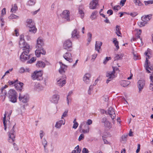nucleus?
I'll return each mask as SVG.
<instances>
[{
    "instance_id": "nucleus-22",
    "label": "nucleus",
    "mask_w": 153,
    "mask_h": 153,
    "mask_svg": "<svg viewBox=\"0 0 153 153\" xmlns=\"http://www.w3.org/2000/svg\"><path fill=\"white\" fill-rule=\"evenodd\" d=\"M23 85V83L22 82H19L16 84H15L14 86L15 88L17 90L21 91L22 89V87Z\"/></svg>"
},
{
    "instance_id": "nucleus-36",
    "label": "nucleus",
    "mask_w": 153,
    "mask_h": 153,
    "mask_svg": "<svg viewBox=\"0 0 153 153\" xmlns=\"http://www.w3.org/2000/svg\"><path fill=\"white\" fill-rule=\"evenodd\" d=\"M113 42L116 47L117 50L119 49V47L118 45L119 42H118L117 41L116 38H114L113 39Z\"/></svg>"
},
{
    "instance_id": "nucleus-30",
    "label": "nucleus",
    "mask_w": 153,
    "mask_h": 153,
    "mask_svg": "<svg viewBox=\"0 0 153 153\" xmlns=\"http://www.w3.org/2000/svg\"><path fill=\"white\" fill-rule=\"evenodd\" d=\"M123 55V54H117L114 57V61L121 59H122Z\"/></svg>"
},
{
    "instance_id": "nucleus-31",
    "label": "nucleus",
    "mask_w": 153,
    "mask_h": 153,
    "mask_svg": "<svg viewBox=\"0 0 153 153\" xmlns=\"http://www.w3.org/2000/svg\"><path fill=\"white\" fill-rule=\"evenodd\" d=\"M6 114H4V117L3 118V124L4 126V129L6 131L7 129V121L6 120Z\"/></svg>"
},
{
    "instance_id": "nucleus-26",
    "label": "nucleus",
    "mask_w": 153,
    "mask_h": 153,
    "mask_svg": "<svg viewBox=\"0 0 153 153\" xmlns=\"http://www.w3.org/2000/svg\"><path fill=\"white\" fill-rule=\"evenodd\" d=\"M102 44V42H96L95 44V49L99 52V49L100 48Z\"/></svg>"
},
{
    "instance_id": "nucleus-44",
    "label": "nucleus",
    "mask_w": 153,
    "mask_h": 153,
    "mask_svg": "<svg viewBox=\"0 0 153 153\" xmlns=\"http://www.w3.org/2000/svg\"><path fill=\"white\" fill-rule=\"evenodd\" d=\"M34 22L31 19H27L26 21V25H31L32 23Z\"/></svg>"
},
{
    "instance_id": "nucleus-9",
    "label": "nucleus",
    "mask_w": 153,
    "mask_h": 153,
    "mask_svg": "<svg viewBox=\"0 0 153 153\" xmlns=\"http://www.w3.org/2000/svg\"><path fill=\"white\" fill-rule=\"evenodd\" d=\"M106 77L108 78L106 80V83L107 84L115 77L114 71L107 72L106 73Z\"/></svg>"
},
{
    "instance_id": "nucleus-11",
    "label": "nucleus",
    "mask_w": 153,
    "mask_h": 153,
    "mask_svg": "<svg viewBox=\"0 0 153 153\" xmlns=\"http://www.w3.org/2000/svg\"><path fill=\"white\" fill-rule=\"evenodd\" d=\"M29 98V96L27 94L22 95L20 93L19 94V99L20 101L23 103H26L27 102Z\"/></svg>"
},
{
    "instance_id": "nucleus-14",
    "label": "nucleus",
    "mask_w": 153,
    "mask_h": 153,
    "mask_svg": "<svg viewBox=\"0 0 153 153\" xmlns=\"http://www.w3.org/2000/svg\"><path fill=\"white\" fill-rule=\"evenodd\" d=\"M145 81L144 80H140L138 81V87L139 89V92L140 93L143 89L145 85Z\"/></svg>"
},
{
    "instance_id": "nucleus-52",
    "label": "nucleus",
    "mask_w": 153,
    "mask_h": 153,
    "mask_svg": "<svg viewBox=\"0 0 153 153\" xmlns=\"http://www.w3.org/2000/svg\"><path fill=\"white\" fill-rule=\"evenodd\" d=\"M75 149H76V151L77 152V153H80L81 150L79 149V146L78 145H77L75 148Z\"/></svg>"
},
{
    "instance_id": "nucleus-17",
    "label": "nucleus",
    "mask_w": 153,
    "mask_h": 153,
    "mask_svg": "<svg viewBox=\"0 0 153 153\" xmlns=\"http://www.w3.org/2000/svg\"><path fill=\"white\" fill-rule=\"evenodd\" d=\"M63 56L64 59L69 62L71 63L72 62L73 60L71 58V55L70 53L67 52L63 55Z\"/></svg>"
},
{
    "instance_id": "nucleus-20",
    "label": "nucleus",
    "mask_w": 153,
    "mask_h": 153,
    "mask_svg": "<svg viewBox=\"0 0 153 153\" xmlns=\"http://www.w3.org/2000/svg\"><path fill=\"white\" fill-rule=\"evenodd\" d=\"M59 96L58 95H53L51 99V101L54 103H57L59 100Z\"/></svg>"
},
{
    "instance_id": "nucleus-4",
    "label": "nucleus",
    "mask_w": 153,
    "mask_h": 153,
    "mask_svg": "<svg viewBox=\"0 0 153 153\" xmlns=\"http://www.w3.org/2000/svg\"><path fill=\"white\" fill-rule=\"evenodd\" d=\"M15 130L14 125L12 126V129H11L8 132L9 135L8 141L9 142L12 143L15 141Z\"/></svg>"
},
{
    "instance_id": "nucleus-21",
    "label": "nucleus",
    "mask_w": 153,
    "mask_h": 153,
    "mask_svg": "<svg viewBox=\"0 0 153 153\" xmlns=\"http://www.w3.org/2000/svg\"><path fill=\"white\" fill-rule=\"evenodd\" d=\"M72 37L74 39H78L79 38V32L77 29H74L71 33Z\"/></svg>"
},
{
    "instance_id": "nucleus-42",
    "label": "nucleus",
    "mask_w": 153,
    "mask_h": 153,
    "mask_svg": "<svg viewBox=\"0 0 153 153\" xmlns=\"http://www.w3.org/2000/svg\"><path fill=\"white\" fill-rule=\"evenodd\" d=\"M87 36L88 37L87 40L89 42H90L91 40L92 35L90 32H89L88 33Z\"/></svg>"
},
{
    "instance_id": "nucleus-58",
    "label": "nucleus",
    "mask_w": 153,
    "mask_h": 153,
    "mask_svg": "<svg viewBox=\"0 0 153 153\" xmlns=\"http://www.w3.org/2000/svg\"><path fill=\"white\" fill-rule=\"evenodd\" d=\"M78 126V123H74V124L73 126V128L75 129Z\"/></svg>"
},
{
    "instance_id": "nucleus-27",
    "label": "nucleus",
    "mask_w": 153,
    "mask_h": 153,
    "mask_svg": "<svg viewBox=\"0 0 153 153\" xmlns=\"http://www.w3.org/2000/svg\"><path fill=\"white\" fill-rule=\"evenodd\" d=\"M65 122H64L63 120H60L59 121L56 122L55 125V127L57 128H59L61 126L62 124L64 125Z\"/></svg>"
},
{
    "instance_id": "nucleus-6",
    "label": "nucleus",
    "mask_w": 153,
    "mask_h": 153,
    "mask_svg": "<svg viewBox=\"0 0 153 153\" xmlns=\"http://www.w3.org/2000/svg\"><path fill=\"white\" fill-rule=\"evenodd\" d=\"M70 11L68 10H65L63 11L61 15V16L62 19L67 22H69L70 20Z\"/></svg>"
},
{
    "instance_id": "nucleus-32",
    "label": "nucleus",
    "mask_w": 153,
    "mask_h": 153,
    "mask_svg": "<svg viewBox=\"0 0 153 153\" xmlns=\"http://www.w3.org/2000/svg\"><path fill=\"white\" fill-rule=\"evenodd\" d=\"M150 79H151V82L150 83L149 86V89L153 91V76L152 75L150 76Z\"/></svg>"
},
{
    "instance_id": "nucleus-29",
    "label": "nucleus",
    "mask_w": 153,
    "mask_h": 153,
    "mask_svg": "<svg viewBox=\"0 0 153 153\" xmlns=\"http://www.w3.org/2000/svg\"><path fill=\"white\" fill-rule=\"evenodd\" d=\"M129 84L128 81L125 80H121L120 82V85L123 87L127 86Z\"/></svg>"
},
{
    "instance_id": "nucleus-19",
    "label": "nucleus",
    "mask_w": 153,
    "mask_h": 153,
    "mask_svg": "<svg viewBox=\"0 0 153 153\" xmlns=\"http://www.w3.org/2000/svg\"><path fill=\"white\" fill-rule=\"evenodd\" d=\"M66 83V80L65 79H63L59 78L57 80V84L60 87H63Z\"/></svg>"
},
{
    "instance_id": "nucleus-40",
    "label": "nucleus",
    "mask_w": 153,
    "mask_h": 153,
    "mask_svg": "<svg viewBox=\"0 0 153 153\" xmlns=\"http://www.w3.org/2000/svg\"><path fill=\"white\" fill-rule=\"evenodd\" d=\"M97 12L96 11H95L93 12L91 16V18L92 20L95 19L96 18L95 16L97 14Z\"/></svg>"
},
{
    "instance_id": "nucleus-24",
    "label": "nucleus",
    "mask_w": 153,
    "mask_h": 153,
    "mask_svg": "<svg viewBox=\"0 0 153 153\" xmlns=\"http://www.w3.org/2000/svg\"><path fill=\"white\" fill-rule=\"evenodd\" d=\"M84 9L83 6H80L79 8V13L80 15V17L82 19L84 17V13L83 9Z\"/></svg>"
},
{
    "instance_id": "nucleus-15",
    "label": "nucleus",
    "mask_w": 153,
    "mask_h": 153,
    "mask_svg": "<svg viewBox=\"0 0 153 153\" xmlns=\"http://www.w3.org/2000/svg\"><path fill=\"white\" fill-rule=\"evenodd\" d=\"M60 65V68L59 69V72L61 74H63L65 73V70H66L67 66V65L63 64L62 62H59Z\"/></svg>"
},
{
    "instance_id": "nucleus-43",
    "label": "nucleus",
    "mask_w": 153,
    "mask_h": 153,
    "mask_svg": "<svg viewBox=\"0 0 153 153\" xmlns=\"http://www.w3.org/2000/svg\"><path fill=\"white\" fill-rule=\"evenodd\" d=\"M35 3V0H29L28 1V4L29 5H32Z\"/></svg>"
},
{
    "instance_id": "nucleus-10",
    "label": "nucleus",
    "mask_w": 153,
    "mask_h": 153,
    "mask_svg": "<svg viewBox=\"0 0 153 153\" xmlns=\"http://www.w3.org/2000/svg\"><path fill=\"white\" fill-rule=\"evenodd\" d=\"M72 47V42L70 40L67 39L64 42L63 47L65 49L70 51V49Z\"/></svg>"
},
{
    "instance_id": "nucleus-1",
    "label": "nucleus",
    "mask_w": 153,
    "mask_h": 153,
    "mask_svg": "<svg viewBox=\"0 0 153 153\" xmlns=\"http://www.w3.org/2000/svg\"><path fill=\"white\" fill-rule=\"evenodd\" d=\"M44 45L43 39L40 37L38 38L37 40V44L36 45V50L35 51V54L37 57H40L41 54L45 55L46 51L43 48Z\"/></svg>"
},
{
    "instance_id": "nucleus-25",
    "label": "nucleus",
    "mask_w": 153,
    "mask_h": 153,
    "mask_svg": "<svg viewBox=\"0 0 153 153\" xmlns=\"http://www.w3.org/2000/svg\"><path fill=\"white\" fill-rule=\"evenodd\" d=\"M36 66L39 68H44L45 65V63L41 61H38L36 64Z\"/></svg>"
},
{
    "instance_id": "nucleus-57",
    "label": "nucleus",
    "mask_w": 153,
    "mask_h": 153,
    "mask_svg": "<svg viewBox=\"0 0 153 153\" xmlns=\"http://www.w3.org/2000/svg\"><path fill=\"white\" fill-rule=\"evenodd\" d=\"M134 57L133 59L134 60H136L138 59V56L135 53H134Z\"/></svg>"
},
{
    "instance_id": "nucleus-28",
    "label": "nucleus",
    "mask_w": 153,
    "mask_h": 153,
    "mask_svg": "<svg viewBox=\"0 0 153 153\" xmlns=\"http://www.w3.org/2000/svg\"><path fill=\"white\" fill-rule=\"evenodd\" d=\"M16 93L15 90L13 89H10L8 92L9 97L11 96H13L16 95Z\"/></svg>"
},
{
    "instance_id": "nucleus-41",
    "label": "nucleus",
    "mask_w": 153,
    "mask_h": 153,
    "mask_svg": "<svg viewBox=\"0 0 153 153\" xmlns=\"http://www.w3.org/2000/svg\"><path fill=\"white\" fill-rule=\"evenodd\" d=\"M19 18V17L17 16H16L14 14H12L9 17V18L10 19H17Z\"/></svg>"
},
{
    "instance_id": "nucleus-8",
    "label": "nucleus",
    "mask_w": 153,
    "mask_h": 153,
    "mask_svg": "<svg viewBox=\"0 0 153 153\" xmlns=\"http://www.w3.org/2000/svg\"><path fill=\"white\" fill-rule=\"evenodd\" d=\"M145 54L147 56V57L146 58L144 66L145 67L146 70V71L148 72V73H151V72L149 70H148V69H149L151 70H152L151 67H150V62H148V59L150 58V56L148 55V52L145 53Z\"/></svg>"
},
{
    "instance_id": "nucleus-48",
    "label": "nucleus",
    "mask_w": 153,
    "mask_h": 153,
    "mask_svg": "<svg viewBox=\"0 0 153 153\" xmlns=\"http://www.w3.org/2000/svg\"><path fill=\"white\" fill-rule=\"evenodd\" d=\"M102 99L105 102L108 101V99H109V97H108V96L105 95V96H104L102 97Z\"/></svg>"
},
{
    "instance_id": "nucleus-12",
    "label": "nucleus",
    "mask_w": 153,
    "mask_h": 153,
    "mask_svg": "<svg viewBox=\"0 0 153 153\" xmlns=\"http://www.w3.org/2000/svg\"><path fill=\"white\" fill-rule=\"evenodd\" d=\"M27 27H29L28 30L30 32L34 34L37 31V29L35 26V23L34 22L31 25H26Z\"/></svg>"
},
{
    "instance_id": "nucleus-13",
    "label": "nucleus",
    "mask_w": 153,
    "mask_h": 153,
    "mask_svg": "<svg viewBox=\"0 0 153 153\" xmlns=\"http://www.w3.org/2000/svg\"><path fill=\"white\" fill-rule=\"evenodd\" d=\"M99 0H93L90 3L89 8L91 9H95L97 8V6L99 5L98 4Z\"/></svg>"
},
{
    "instance_id": "nucleus-59",
    "label": "nucleus",
    "mask_w": 153,
    "mask_h": 153,
    "mask_svg": "<svg viewBox=\"0 0 153 153\" xmlns=\"http://www.w3.org/2000/svg\"><path fill=\"white\" fill-rule=\"evenodd\" d=\"M82 153H88L89 152V151L87 149L84 148L82 150Z\"/></svg>"
},
{
    "instance_id": "nucleus-50",
    "label": "nucleus",
    "mask_w": 153,
    "mask_h": 153,
    "mask_svg": "<svg viewBox=\"0 0 153 153\" xmlns=\"http://www.w3.org/2000/svg\"><path fill=\"white\" fill-rule=\"evenodd\" d=\"M128 136L127 135H124L122 136L121 139L122 141L125 142L126 141V138Z\"/></svg>"
},
{
    "instance_id": "nucleus-49",
    "label": "nucleus",
    "mask_w": 153,
    "mask_h": 153,
    "mask_svg": "<svg viewBox=\"0 0 153 153\" xmlns=\"http://www.w3.org/2000/svg\"><path fill=\"white\" fill-rule=\"evenodd\" d=\"M111 59V57H107L105 58V59L104 60L103 62V63L104 64H105L109 60Z\"/></svg>"
},
{
    "instance_id": "nucleus-33",
    "label": "nucleus",
    "mask_w": 153,
    "mask_h": 153,
    "mask_svg": "<svg viewBox=\"0 0 153 153\" xmlns=\"http://www.w3.org/2000/svg\"><path fill=\"white\" fill-rule=\"evenodd\" d=\"M120 26L118 25H117L116 33L119 36H120V34L121 35V33L120 31Z\"/></svg>"
},
{
    "instance_id": "nucleus-64",
    "label": "nucleus",
    "mask_w": 153,
    "mask_h": 153,
    "mask_svg": "<svg viewBox=\"0 0 153 153\" xmlns=\"http://www.w3.org/2000/svg\"><path fill=\"white\" fill-rule=\"evenodd\" d=\"M92 122L91 120L89 119L88 120L86 124L88 125H90L92 123Z\"/></svg>"
},
{
    "instance_id": "nucleus-60",
    "label": "nucleus",
    "mask_w": 153,
    "mask_h": 153,
    "mask_svg": "<svg viewBox=\"0 0 153 153\" xmlns=\"http://www.w3.org/2000/svg\"><path fill=\"white\" fill-rule=\"evenodd\" d=\"M107 13L109 14V16L111 15L113 13V12L112 10H109L107 11Z\"/></svg>"
},
{
    "instance_id": "nucleus-47",
    "label": "nucleus",
    "mask_w": 153,
    "mask_h": 153,
    "mask_svg": "<svg viewBox=\"0 0 153 153\" xmlns=\"http://www.w3.org/2000/svg\"><path fill=\"white\" fill-rule=\"evenodd\" d=\"M42 144L43 145L44 148L45 149V146L47 144V141L45 138H44L42 141Z\"/></svg>"
},
{
    "instance_id": "nucleus-54",
    "label": "nucleus",
    "mask_w": 153,
    "mask_h": 153,
    "mask_svg": "<svg viewBox=\"0 0 153 153\" xmlns=\"http://www.w3.org/2000/svg\"><path fill=\"white\" fill-rule=\"evenodd\" d=\"M120 8V7L119 5L115 6H114L113 8V9L114 10H117V11H118V9H119Z\"/></svg>"
},
{
    "instance_id": "nucleus-5",
    "label": "nucleus",
    "mask_w": 153,
    "mask_h": 153,
    "mask_svg": "<svg viewBox=\"0 0 153 153\" xmlns=\"http://www.w3.org/2000/svg\"><path fill=\"white\" fill-rule=\"evenodd\" d=\"M42 74L41 71H35L32 74L31 77L33 80L37 79L38 80H41L42 79Z\"/></svg>"
},
{
    "instance_id": "nucleus-51",
    "label": "nucleus",
    "mask_w": 153,
    "mask_h": 153,
    "mask_svg": "<svg viewBox=\"0 0 153 153\" xmlns=\"http://www.w3.org/2000/svg\"><path fill=\"white\" fill-rule=\"evenodd\" d=\"M68 113V110L65 111L63 113L62 116L61 118L62 119H63V118L64 117H66Z\"/></svg>"
},
{
    "instance_id": "nucleus-39",
    "label": "nucleus",
    "mask_w": 153,
    "mask_h": 153,
    "mask_svg": "<svg viewBox=\"0 0 153 153\" xmlns=\"http://www.w3.org/2000/svg\"><path fill=\"white\" fill-rule=\"evenodd\" d=\"M138 25L140 27L144 26L147 24L145 22L142 21V22H138L137 23Z\"/></svg>"
},
{
    "instance_id": "nucleus-2",
    "label": "nucleus",
    "mask_w": 153,
    "mask_h": 153,
    "mask_svg": "<svg viewBox=\"0 0 153 153\" xmlns=\"http://www.w3.org/2000/svg\"><path fill=\"white\" fill-rule=\"evenodd\" d=\"M24 38V36L23 34L21 35L19 42V47L21 48H23V50L30 49L29 45L25 42Z\"/></svg>"
},
{
    "instance_id": "nucleus-18",
    "label": "nucleus",
    "mask_w": 153,
    "mask_h": 153,
    "mask_svg": "<svg viewBox=\"0 0 153 153\" xmlns=\"http://www.w3.org/2000/svg\"><path fill=\"white\" fill-rule=\"evenodd\" d=\"M152 15L150 14L147 15H144L142 16L141 18V19L142 21L145 22L147 23L148 21H149L152 18Z\"/></svg>"
},
{
    "instance_id": "nucleus-35",
    "label": "nucleus",
    "mask_w": 153,
    "mask_h": 153,
    "mask_svg": "<svg viewBox=\"0 0 153 153\" xmlns=\"http://www.w3.org/2000/svg\"><path fill=\"white\" fill-rule=\"evenodd\" d=\"M10 99V101L12 102H16L17 101L16 100V95L13 96H11L9 97Z\"/></svg>"
},
{
    "instance_id": "nucleus-23",
    "label": "nucleus",
    "mask_w": 153,
    "mask_h": 153,
    "mask_svg": "<svg viewBox=\"0 0 153 153\" xmlns=\"http://www.w3.org/2000/svg\"><path fill=\"white\" fill-rule=\"evenodd\" d=\"M91 77V75L89 74H86L84 75L83 80L86 84L90 82L89 78Z\"/></svg>"
},
{
    "instance_id": "nucleus-53",
    "label": "nucleus",
    "mask_w": 153,
    "mask_h": 153,
    "mask_svg": "<svg viewBox=\"0 0 153 153\" xmlns=\"http://www.w3.org/2000/svg\"><path fill=\"white\" fill-rule=\"evenodd\" d=\"M129 14L132 17H135L137 15L138 13L137 12H133L130 13Z\"/></svg>"
},
{
    "instance_id": "nucleus-7",
    "label": "nucleus",
    "mask_w": 153,
    "mask_h": 153,
    "mask_svg": "<svg viewBox=\"0 0 153 153\" xmlns=\"http://www.w3.org/2000/svg\"><path fill=\"white\" fill-rule=\"evenodd\" d=\"M106 114H108L111 118L113 124L115 123L114 119H115L116 115L115 112L114 110L111 107H110L108 109V112H106Z\"/></svg>"
},
{
    "instance_id": "nucleus-34",
    "label": "nucleus",
    "mask_w": 153,
    "mask_h": 153,
    "mask_svg": "<svg viewBox=\"0 0 153 153\" xmlns=\"http://www.w3.org/2000/svg\"><path fill=\"white\" fill-rule=\"evenodd\" d=\"M72 93L73 92L71 91H70L68 93V95L67 96V104L68 105L69 104V100H71V98L69 97L71 95V94H72Z\"/></svg>"
},
{
    "instance_id": "nucleus-3",
    "label": "nucleus",
    "mask_w": 153,
    "mask_h": 153,
    "mask_svg": "<svg viewBox=\"0 0 153 153\" xmlns=\"http://www.w3.org/2000/svg\"><path fill=\"white\" fill-rule=\"evenodd\" d=\"M30 50V49L24 50L25 51L22 53L20 56V59L22 61L24 62L29 59L30 56L28 54Z\"/></svg>"
},
{
    "instance_id": "nucleus-46",
    "label": "nucleus",
    "mask_w": 153,
    "mask_h": 153,
    "mask_svg": "<svg viewBox=\"0 0 153 153\" xmlns=\"http://www.w3.org/2000/svg\"><path fill=\"white\" fill-rule=\"evenodd\" d=\"M36 58L33 57L27 61V62L30 63H31L34 62L36 60Z\"/></svg>"
},
{
    "instance_id": "nucleus-37",
    "label": "nucleus",
    "mask_w": 153,
    "mask_h": 153,
    "mask_svg": "<svg viewBox=\"0 0 153 153\" xmlns=\"http://www.w3.org/2000/svg\"><path fill=\"white\" fill-rule=\"evenodd\" d=\"M18 7L16 4H15L14 6L12 7L11 10V11L13 13H15L16 11L17 10Z\"/></svg>"
},
{
    "instance_id": "nucleus-56",
    "label": "nucleus",
    "mask_w": 153,
    "mask_h": 153,
    "mask_svg": "<svg viewBox=\"0 0 153 153\" xmlns=\"http://www.w3.org/2000/svg\"><path fill=\"white\" fill-rule=\"evenodd\" d=\"M45 133L43 131L41 130L40 131V137L41 139L42 138V137L44 136Z\"/></svg>"
},
{
    "instance_id": "nucleus-55",
    "label": "nucleus",
    "mask_w": 153,
    "mask_h": 153,
    "mask_svg": "<svg viewBox=\"0 0 153 153\" xmlns=\"http://www.w3.org/2000/svg\"><path fill=\"white\" fill-rule=\"evenodd\" d=\"M84 135L83 134H81L79 137L78 140L80 141L82 140L84 138Z\"/></svg>"
},
{
    "instance_id": "nucleus-16",
    "label": "nucleus",
    "mask_w": 153,
    "mask_h": 153,
    "mask_svg": "<svg viewBox=\"0 0 153 153\" xmlns=\"http://www.w3.org/2000/svg\"><path fill=\"white\" fill-rule=\"evenodd\" d=\"M102 122L104 123L105 126L110 128H111V123L107 120V119L105 117L102 118Z\"/></svg>"
},
{
    "instance_id": "nucleus-61",
    "label": "nucleus",
    "mask_w": 153,
    "mask_h": 153,
    "mask_svg": "<svg viewBox=\"0 0 153 153\" xmlns=\"http://www.w3.org/2000/svg\"><path fill=\"white\" fill-rule=\"evenodd\" d=\"M13 145L14 149L16 151L18 150L19 148L17 147V145L15 143H13Z\"/></svg>"
},
{
    "instance_id": "nucleus-63",
    "label": "nucleus",
    "mask_w": 153,
    "mask_h": 153,
    "mask_svg": "<svg viewBox=\"0 0 153 153\" xmlns=\"http://www.w3.org/2000/svg\"><path fill=\"white\" fill-rule=\"evenodd\" d=\"M18 82V80H16L14 82L13 81H9V84L10 85H12L14 84H16V83L17 82Z\"/></svg>"
},
{
    "instance_id": "nucleus-45",
    "label": "nucleus",
    "mask_w": 153,
    "mask_h": 153,
    "mask_svg": "<svg viewBox=\"0 0 153 153\" xmlns=\"http://www.w3.org/2000/svg\"><path fill=\"white\" fill-rule=\"evenodd\" d=\"M144 3L146 5H147L149 4H152L153 3V1L150 0L147 1H144Z\"/></svg>"
},
{
    "instance_id": "nucleus-38",
    "label": "nucleus",
    "mask_w": 153,
    "mask_h": 153,
    "mask_svg": "<svg viewBox=\"0 0 153 153\" xmlns=\"http://www.w3.org/2000/svg\"><path fill=\"white\" fill-rule=\"evenodd\" d=\"M134 2L136 5L138 6H141L143 5L142 3L140 0H134Z\"/></svg>"
},
{
    "instance_id": "nucleus-62",
    "label": "nucleus",
    "mask_w": 153,
    "mask_h": 153,
    "mask_svg": "<svg viewBox=\"0 0 153 153\" xmlns=\"http://www.w3.org/2000/svg\"><path fill=\"white\" fill-rule=\"evenodd\" d=\"M3 94H4L3 96H2V95L1 96L2 97H3V99H2V101H4V100L5 98H6V92L5 91L4 92Z\"/></svg>"
}]
</instances>
